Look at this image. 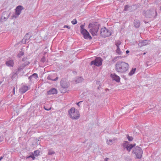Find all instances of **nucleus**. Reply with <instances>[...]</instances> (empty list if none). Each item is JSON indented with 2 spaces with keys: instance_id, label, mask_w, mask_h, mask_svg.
Instances as JSON below:
<instances>
[{
  "instance_id": "obj_1",
  "label": "nucleus",
  "mask_w": 161,
  "mask_h": 161,
  "mask_svg": "<svg viewBox=\"0 0 161 161\" xmlns=\"http://www.w3.org/2000/svg\"><path fill=\"white\" fill-rule=\"evenodd\" d=\"M129 65L125 62L119 61L115 64L116 71L119 73H125L129 69Z\"/></svg>"
},
{
  "instance_id": "obj_2",
  "label": "nucleus",
  "mask_w": 161,
  "mask_h": 161,
  "mask_svg": "<svg viewBox=\"0 0 161 161\" xmlns=\"http://www.w3.org/2000/svg\"><path fill=\"white\" fill-rule=\"evenodd\" d=\"M88 27L89 29V31L92 36H95L97 35L99 28V25H95L90 24Z\"/></svg>"
},
{
  "instance_id": "obj_3",
  "label": "nucleus",
  "mask_w": 161,
  "mask_h": 161,
  "mask_svg": "<svg viewBox=\"0 0 161 161\" xmlns=\"http://www.w3.org/2000/svg\"><path fill=\"white\" fill-rule=\"evenodd\" d=\"M69 114L70 117L73 119H77L80 117L79 111L74 108H72L69 111Z\"/></svg>"
},
{
  "instance_id": "obj_4",
  "label": "nucleus",
  "mask_w": 161,
  "mask_h": 161,
  "mask_svg": "<svg viewBox=\"0 0 161 161\" xmlns=\"http://www.w3.org/2000/svg\"><path fill=\"white\" fill-rule=\"evenodd\" d=\"M132 153L135 155L136 158L140 159L142 157L143 151L141 147L137 146L133 148Z\"/></svg>"
},
{
  "instance_id": "obj_5",
  "label": "nucleus",
  "mask_w": 161,
  "mask_h": 161,
  "mask_svg": "<svg viewBox=\"0 0 161 161\" xmlns=\"http://www.w3.org/2000/svg\"><path fill=\"white\" fill-rule=\"evenodd\" d=\"M100 33L101 35L104 37L109 36L111 35V32L105 27L101 29Z\"/></svg>"
},
{
  "instance_id": "obj_6",
  "label": "nucleus",
  "mask_w": 161,
  "mask_h": 161,
  "mask_svg": "<svg viewBox=\"0 0 161 161\" xmlns=\"http://www.w3.org/2000/svg\"><path fill=\"white\" fill-rule=\"evenodd\" d=\"M157 15L156 11L153 9L147 10L144 14L145 16L147 18H151L154 15L156 16Z\"/></svg>"
},
{
  "instance_id": "obj_7",
  "label": "nucleus",
  "mask_w": 161,
  "mask_h": 161,
  "mask_svg": "<svg viewBox=\"0 0 161 161\" xmlns=\"http://www.w3.org/2000/svg\"><path fill=\"white\" fill-rule=\"evenodd\" d=\"M102 60L100 58H97L94 60L92 61L90 63V65H94L97 66H99L102 64Z\"/></svg>"
},
{
  "instance_id": "obj_8",
  "label": "nucleus",
  "mask_w": 161,
  "mask_h": 161,
  "mask_svg": "<svg viewBox=\"0 0 161 161\" xmlns=\"http://www.w3.org/2000/svg\"><path fill=\"white\" fill-rule=\"evenodd\" d=\"M60 85L61 87L63 88V90H62V92H65L66 90H63L66 89L69 86V84L66 81H64V79H63L60 82Z\"/></svg>"
},
{
  "instance_id": "obj_9",
  "label": "nucleus",
  "mask_w": 161,
  "mask_h": 161,
  "mask_svg": "<svg viewBox=\"0 0 161 161\" xmlns=\"http://www.w3.org/2000/svg\"><path fill=\"white\" fill-rule=\"evenodd\" d=\"M10 14H8V12L4 11L3 12L2 14L0 20L2 22H4L6 21L7 19L9 18Z\"/></svg>"
},
{
  "instance_id": "obj_10",
  "label": "nucleus",
  "mask_w": 161,
  "mask_h": 161,
  "mask_svg": "<svg viewBox=\"0 0 161 161\" xmlns=\"http://www.w3.org/2000/svg\"><path fill=\"white\" fill-rule=\"evenodd\" d=\"M23 9V8L22 6H19L17 7L16 8L15 14L13 15L12 17L15 18H17L21 13V10Z\"/></svg>"
},
{
  "instance_id": "obj_11",
  "label": "nucleus",
  "mask_w": 161,
  "mask_h": 161,
  "mask_svg": "<svg viewBox=\"0 0 161 161\" xmlns=\"http://www.w3.org/2000/svg\"><path fill=\"white\" fill-rule=\"evenodd\" d=\"M83 35L84 37L86 39H91L92 37L86 30H83L81 33Z\"/></svg>"
},
{
  "instance_id": "obj_12",
  "label": "nucleus",
  "mask_w": 161,
  "mask_h": 161,
  "mask_svg": "<svg viewBox=\"0 0 161 161\" xmlns=\"http://www.w3.org/2000/svg\"><path fill=\"white\" fill-rule=\"evenodd\" d=\"M37 78H38V75L36 73H34L31 75L28 79L30 81L34 82L37 80Z\"/></svg>"
},
{
  "instance_id": "obj_13",
  "label": "nucleus",
  "mask_w": 161,
  "mask_h": 161,
  "mask_svg": "<svg viewBox=\"0 0 161 161\" xmlns=\"http://www.w3.org/2000/svg\"><path fill=\"white\" fill-rule=\"evenodd\" d=\"M110 76L113 80H114L118 82L120 81V78L119 77L116 75L114 73L113 74H111Z\"/></svg>"
},
{
  "instance_id": "obj_14",
  "label": "nucleus",
  "mask_w": 161,
  "mask_h": 161,
  "mask_svg": "<svg viewBox=\"0 0 161 161\" xmlns=\"http://www.w3.org/2000/svg\"><path fill=\"white\" fill-rule=\"evenodd\" d=\"M149 42L147 40H141L139 41L138 46L140 47L145 46L148 44Z\"/></svg>"
},
{
  "instance_id": "obj_15",
  "label": "nucleus",
  "mask_w": 161,
  "mask_h": 161,
  "mask_svg": "<svg viewBox=\"0 0 161 161\" xmlns=\"http://www.w3.org/2000/svg\"><path fill=\"white\" fill-rule=\"evenodd\" d=\"M57 93V90L55 88H53L47 92L48 95L54 94Z\"/></svg>"
},
{
  "instance_id": "obj_16",
  "label": "nucleus",
  "mask_w": 161,
  "mask_h": 161,
  "mask_svg": "<svg viewBox=\"0 0 161 161\" xmlns=\"http://www.w3.org/2000/svg\"><path fill=\"white\" fill-rule=\"evenodd\" d=\"M28 90V87L27 86H23L21 87L19 90L20 92L22 93H25Z\"/></svg>"
},
{
  "instance_id": "obj_17",
  "label": "nucleus",
  "mask_w": 161,
  "mask_h": 161,
  "mask_svg": "<svg viewBox=\"0 0 161 161\" xmlns=\"http://www.w3.org/2000/svg\"><path fill=\"white\" fill-rule=\"evenodd\" d=\"M7 66L9 67H13L14 65V62L13 60H10L7 61L5 63Z\"/></svg>"
},
{
  "instance_id": "obj_18",
  "label": "nucleus",
  "mask_w": 161,
  "mask_h": 161,
  "mask_svg": "<svg viewBox=\"0 0 161 161\" xmlns=\"http://www.w3.org/2000/svg\"><path fill=\"white\" fill-rule=\"evenodd\" d=\"M22 62H24V63L22 64L25 67V66L29 64L30 62L27 60V58H24L22 59Z\"/></svg>"
},
{
  "instance_id": "obj_19",
  "label": "nucleus",
  "mask_w": 161,
  "mask_h": 161,
  "mask_svg": "<svg viewBox=\"0 0 161 161\" xmlns=\"http://www.w3.org/2000/svg\"><path fill=\"white\" fill-rule=\"evenodd\" d=\"M117 139L116 138H114L112 140L109 139L107 141V143L109 145H112L114 143V142L115 140H116Z\"/></svg>"
},
{
  "instance_id": "obj_20",
  "label": "nucleus",
  "mask_w": 161,
  "mask_h": 161,
  "mask_svg": "<svg viewBox=\"0 0 161 161\" xmlns=\"http://www.w3.org/2000/svg\"><path fill=\"white\" fill-rule=\"evenodd\" d=\"M134 25L135 27L138 28L140 26V23L139 20H135L134 21Z\"/></svg>"
},
{
  "instance_id": "obj_21",
  "label": "nucleus",
  "mask_w": 161,
  "mask_h": 161,
  "mask_svg": "<svg viewBox=\"0 0 161 161\" xmlns=\"http://www.w3.org/2000/svg\"><path fill=\"white\" fill-rule=\"evenodd\" d=\"M135 146V144H129L128 146V147H127L126 148L127 150L129 152H130L131 149L133 148V147H134Z\"/></svg>"
},
{
  "instance_id": "obj_22",
  "label": "nucleus",
  "mask_w": 161,
  "mask_h": 161,
  "mask_svg": "<svg viewBox=\"0 0 161 161\" xmlns=\"http://www.w3.org/2000/svg\"><path fill=\"white\" fill-rule=\"evenodd\" d=\"M136 70V68H132L128 74V75L130 76H132L135 73Z\"/></svg>"
},
{
  "instance_id": "obj_23",
  "label": "nucleus",
  "mask_w": 161,
  "mask_h": 161,
  "mask_svg": "<svg viewBox=\"0 0 161 161\" xmlns=\"http://www.w3.org/2000/svg\"><path fill=\"white\" fill-rule=\"evenodd\" d=\"M129 143L127 141H124L123 143V146L124 148H127V147H128V145H129Z\"/></svg>"
},
{
  "instance_id": "obj_24",
  "label": "nucleus",
  "mask_w": 161,
  "mask_h": 161,
  "mask_svg": "<svg viewBox=\"0 0 161 161\" xmlns=\"http://www.w3.org/2000/svg\"><path fill=\"white\" fill-rule=\"evenodd\" d=\"M28 35L29 34L28 33H27L25 35V36H24V39L25 40V42H24V43H25L26 41L28 40L31 38V36H28Z\"/></svg>"
},
{
  "instance_id": "obj_25",
  "label": "nucleus",
  "mask_w": 161,
  "mask_h": 161,
  "mask_svg": "<svg viewBox=\"0 0 161 161\" xmlns=\"http://www.w3.org/2000/svg\"><path fill=\"white\" fill-rule=\"evenodd\" d=\"M25 67L22 64L18 68L17 72L18 73L19 71H21Z\"/></svg>"
},
{
  "instance_id": "obj_26",
  "label": "nucleus",
  "mask_w": 161,
  "mask_h": 161,
  "mask_svg": "<svg viewBox=\"0 0 161 161\" xmlns=\"http://www.w3.org/2000/svg\"><path fill=\"white\" fill-rule=\"evenodd\" d=\"M48 154L49 155H52L55 153V152L52 149H50L48 150Z\"/></svg>"
},
{
  "instance_id": "obj_27",
  "label": "nucleus",
  "mask_w": 161,
  "mask_h": 161,
  "mask_svg": "<svg viewBox=\"0 0 161 161\" xmlns=\"http://www.w3.org/2000/svg\"><path fill=\"white\" fill-rule=\"evenodd\" d=\"M40 152L39 150L35 151L34 152V155L36 157L38 156L40 154Z\"/></svg>"
},
{
  "instance_id": "obj_28",
  "label": "nucleus",
  "mask_w": 161,
  "mask_h": 161,
  "mask_svg": "<svg viewBox=\"0 0 161 161\" xmlns=\"http://www.w3.org/2000/svg\"><path fill=\"white\" fill-rule=\"evenodd\" d=\"M121 42L119 40H117L115 41V45L116 46H119V45L121 44Z\"/></svg>"
},
{
  "instance_id": "obj_29",
  "label": "nucleus",
  "mask_w": 161,
  "mask_h": 161,
  "mask_svg": "<svg viewBox=\"0 0 161 161\" xmlns=\"http://www.w3.org/2000/svg\"><path fill=\"white\" fill-rule=\"evenodd\" d=\"M24 55V53L22 51H19V53L17 55V56L20 58L22 56Z\"/></svg>"
},
{
  "instance_id": "obj_30",
  "label": "nucleus",
  "mask_w": 161,
  "mask_h": 161,
  "mask_svg": "<svg viewBox=\"0 0 161 161\" xmlns=\"http://www.w3.org/2000/svg\"><path fill=\"white\" fill-rule=\"evenodd\" d=\"M116 53L119 55H121L122 52L120 50V49H116Z\"/></svg>"
},
{
  "instance_id": "obj_31",
  "label": "nucleus",
  "mask_w": 161,
  "mask_h": 161,
  "mask_svg": "<svg viewBox=\"0 0 161 161\" xmlns=\"http://www.w3.org/2000/svg\"><path fill=\"white\" fill-rule=\"evenodd\" d=\"M127 137L128 140L130 141H132L133 140V138L132 136H130L128 135L127 136Z\"/></svg>"
},
{
  "instance_id": "obj_32",
  "label": "nucleus",
  "mask_w": 161,
  "mask_h": 161,
  "mask_svg": "<svg viewBox=\"0 0 161 161\" xmlns=\"http://www.w3.org/2000/svg\"><path fill=\"white\" fill-rule=\"evenodd\" d=\"M77 21L75 19H74L71 21V23L73 25H75L77 23Z\"/></svg>"
},
{
  "instance_id": "obj_33",
  "label": "nucleus",
  "mask_w": 161,
  "mask_h": 161,
  "mask_svg": "<svg viewBox=\"0 0 161 161\" xmlns=\"http://www.w3.org/2000/svg\"><path fill=\"white\" fill-rule=\"evenodd\" d=\"M84 25H81L80 26V32L81 33V31L83 30H86L85 29H84Z\"/></svg>"
},
{
  "instance_id": "obj_34",
  "label": "nucleus",
  "mask_w": 161,
  "mask_h": 161,
  "mask_svg": "<svg viewBox=\"0 0 161 161\" xmlns=\"http://www.w3.org/2000/svg\"><path fill=\"white\" fill-rule=\"evenodd\" d=\"M32 158L33 160L35 158L34 156V155L33 154L32 155H31L29 156L27 158Z\"/></svg>"
},
{
  "instance_id": "obj_35",
  "label": "nucleus",
  "mask_w": 161,
  "mask_h": 161,
  "mask_svg": "<svg viewBox=\"0 0 161 161\" xmlns=\"http://www.w3.org/2000/svg\"><path fill=\"white\" fill-rule=\"evenodd\" d=\"M47 79L48 80H51L53 81V79L52 78V76L51 75H49L47 77Z\"/></svg>"
},
{
  "instance_id": "obj_36",
  "label": "nucleus",
  "mask_w": 161,
  "mask_h": 161,
  "mask_svg": "<svg viewBox=\"0 0 161 161\" xmlns=\"http://www.w3.org/2000/svg\"><path fill=\"white\" fill-rule=\"evenodd\" d=\"M122 58V57L121 56H116V57H115L114 58V59H115L117 58H118V59H121Z\"/></svg>"
},
{
  "instance_id": "obj_37",
  "label": "nucleus",
  "mask_w": 161,
  "mask_h": 161,
  "mask_svg": "<svg viewBox=\"0 0 161 161\" xmlns=\"http://www.w3.org/2000/svg\"><path fill=\"white\" fill-rule=\"evenodd\" d=\"M46 61L45 58L44 57L43 58H42L41 59V61L43 62H44Z\"/></svg>"
},
{
  "instance_id": "obj_38",
  "label": "nucleus",
  "mask_w": 161,
  "mask_h": 161,
  "mask_svg": "<svg viewBox=\"0 0 161 161\" xmlns=\"http://www.w3.org/2000/svg\"><path fill=\"white\" fill-rule=\"evenodd\" d=\"M128 7V6L127 5H126L125 6V8H124V10L126 11L127 10V8Z\"/></svg>"
},
{
  "instance_id": "obj_39",
  "label": "nucleus",
  "mask_w": 161,
  "mask_h": 161,
  "mask_svg": "<svg viewBox=\"0 0 161 161\" xmlns=\"http://www.w3.org/2000/svg\"><path fill=\"white\" fill-rule=\"evenodd\" d=\"M82 102V101H80L78 103H76V104L78 106H80V103Z\"/></svg>"
},
{
  "instance_id": "obj_40",
  "label": "nucleus",
  "mask_w": 161,
  "mask_h": 161,
  "mask_svg": "<svg viewBox=\"0 0 161 161\" xmlns=\"http://www.w3.org/2000/svg\"><path fill=\"white\" fill-rule=\"evenodd\" d=\"M44 108L46 110L49 111L51 109V108H47L45 107H44Z\"/></svg>"
},
{
  "instance_id": "obj_41",
  "label": "nucleus",
  "mask_w": 161,
  "mask_h": 161,
  "mask_svg": "<svg viewBox=\"0 0 161 161\" xmlns=\"http://www.w3.org/2000/svg\"><path fill=\"white\" fill-rule=\"evenodd\" d=\"M64 28H67L69 29H70V28L69 27V26L67 25H64Z\"/></svg>"
},
{
  "instance_id": "obj_42",
  "label": "nucleus",
  "mask_w": 161,
  "mask_h": 161,
  "mask_svg": "<svg viewBox=\"0 0 161 161\" xmlns=\"http://www.w3.org/2000/svg\"><path fill=\"white\" fill-rule=\"evenodd\" d=\"M58 77H56L55 79H53V81H55L57 80L58 79Z\"/></svg>"
},
{
  "instance_id": "obj_43",
  "label": "nucleus",
  "mask_w": 161,
  "mask_h": 161,
  "mask_svg": "<svg viewBox=\"0 0 161 161\" xmlns=\"http://www.w3.org/2000/svg\"><path fill=\"white\" fill-rule=\"evenodd\" d=\"M3 141V138L0 136V142H2Z\"/></svg>"
},
{
  "instance_id": "obj_44",
  "label": "nucleus",
  "mask_w": 161,
  "mask_h": 161,
  "mask_svg": "<svg viewBox=\"0 0 161 161\" xmlns=\"http://www.w3.org/2000/svg\"><path fill=\"white\" fill-rule=\"evenodd\" d=\"M15 88L14 87L13 89V92L14 94H15Z\"/></svg>"
},
{
  "instance_id": "obj_45",
  "label": "nucleus",
  "mask_w": 161,
  "mask_h": 161,
  "mask_svg": "<svg viewBox=\"0 0 161 161\" xmlns=\"http://www.w3.org/2000/svg\"><path fill=\"white\" fill-rule=\"evenodd\" d=\"M79 79H80V81H82L83 80V78H82L81 77H80L79 78Z\"/></svg>"
},
{
  "instance_id": "obj_46",
  "label": "nucleus",
  "mask_w": 161,
  "mask_h": 161,
  "mask_svg": "<svg viewBox=\"0 0 161 161\" xmlns=\"http://www.w3.org/2000/svg\"><path fill=\"white\" fill-rule=\"evenodd\" d=\"M130 51L129 50H126V53L127 54L129 53Z\"/></svg>"
},
{
  "instance_id": "obj_47",
  "label": "nucleus",
  "mask_w": 161,
  "mask_h": 161,
  "mask_svg": "<svg viewBox=\"0 0 161 161\" xmlns=\"http://www.w3.org/2000/svg\"><path fill=\"white\" fill-rule=\"evenodd\" d=\"M117 47V49H120V48H119V46H116Z\"/></svg>"
},
{
  "instance_id": "obj_48",
  "label": "nucleus",
  "mask_w": 161,
  "mask_h": 161,
  "mask_svg": "<svg viewBox=\"0 0 161 161\" xmlns=\"http://www.w3.org/2000/svg\"><path fill=\"white\" fill-rule=\"evenodd\" d=\"M108 159V158H106L105 159V161H107V160Z\"/></svg>"
},
{
  "instance_id": "obj_49",
  "label": "nucleus",
  "mask_w": 161,
  "mask_h": 161,
  "mask_svg": "<svg viewBox=\"0 0 161 161\" xmlns=\"http://www.w3.org/2000/svg\"><path fill=\"white\" fill-rule=\"evenodd\" d=\"M99 81H97L96 82V83L97 84H98L99 83Z\"/></svg>"
},
{
  "instance_id": "obj_50",
  "label": "nucleus",
  "mask_w": 161,
  "mask_h": 161,
  "mask_svg": "<svg viewBox=\"0 0 161 161\" xmlns=\"http://www.w3.org/2000/svg\"><path fill=\"white\" fill-rule=\"evenodd\" d=\"M100 87H101V86H100V85H99V86H98V88H97L98 89H99V88H100Z\"/></svg>"
},
{
  "instance_id": "obj_51",
  "label": "nucleus",
  "mask_w": 161,
  "mask_h": 161,
  "mask_svg": "<svg viewBox=\"0 0 161 161\" xmlns=\"http://www.w3.org/2000/svg\"><path fill=\"white\" fill-rule=\"evenodd\" d=\"M3 158L2 157H0V161Z\"/></svg>"
},
{
  "instance_id": "obj_52",
  "label": "nucleus",
  "mask_w": 161,
  "mask_h": 161,
  "mask_svg": "<svg viewBox=\"0 0 161 161\" xmlns=\"http://www.w3.org/2000/svg\"><path fill=\"white\" fill-rule=\"evenodd\" d=\"M159 8L160 10L161 11V6Z\"/></svg>"
},
{
  "instance_id": "obj_53",
  "label": "nucleus",
  "mask_w": 161,
  "mask_h": 161,
  "mask_svg": "<svg viewBox=\"0 0 161 161\" xmlns=\"http://www.w3.org/2000/svg\"><path fill=\"white\" fill-rule=\"evenodd\" d=\"M2 83V82L1 81H0V85Z\"/></svg>"
},
{
  "instance_id": "obj_54",
  "label": "nucleus",
  "mask_w": 161,
  "mask_h": 161,
  "mask_svg": "<svg viewBox=\"0 0 161 161\" xmlns=\"http://www.w3.org/2000/svg\"><path fill=\"white\" fill-rule=\"evenodd\" d=\"M145 54H146V53H143V54H144V55H145Z\"/></svg>"
}]
</instances>
